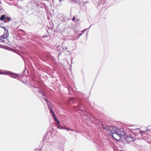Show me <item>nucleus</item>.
<instances>
[{
    "label": "nucleus",
    "instance_id": "a211bd4d",
    "mask_svg": "<svg viewBox=\"0 0 151 151\" xmlns=\"http://www.w3.org/2000/svg\"><path fill=\"white\" fill-rule=\"evenodd\" d=\"M41 94H42V95L43 96H45V95H44V93H41Z\"/></svg>",
    "mask_w": 151,
    "mask_h": 151
},
{
    "label": "nucleus",
    "instance_id": "9d476101",
    "mask_svg": "<svg viewBox=\"0 0 151 151\" xmlns=\"http://www.w3.org/2000/svg\"><path fill=\"white\" fill-rule=\"evenodd\" d=\"M7 19L9 21L11 20V18L9 17H7Z\"/></svg>",
    "mask_w": 151,
    "mask_h": 151
},
{
    "label": "nucleus",
    "instance_id": "ddd939ff",
    "mask_svg": "<svg viewBox=\"0 0 151 151\" xmlns=\"http://www.w3.org/2000/svg\"><path fill=\"white\" fill-rule=\"evenodd\" d=\"M75 20H76L74 16H73V17L72 19V20L73 21H74Z\"/></svg>",
    "mask_w": 151,
    "mask_h": 151
},
{
    "label": "nucleus",
    "instance_id": "aec40b11",
    "mask_svg": "<svg viewBox=\"0 0 151 151\" xmlns=\"http://www.w3.org/2000/svg\"><path fill=\"white\" fill-rule=\"evenodd\" d=\"M62 1V0H59V1Z\"/></svg>",
    "mask_w": 151,
    "mask_h": 151
},
{
    "label": "nucleus",
    "instance_id": "6e6552de",
    "mask_svg": "<svg viewBox=\"0 0 151 151\" xmlns=\"http://www.w3.org/2000/svg\"><path fill=\"white\" fill-rule=\"evenodd\" d=\"M57 127L58 128H59L60 129H65V128L63 127L62 126H57Z\"/></svg>",
    "mask_w": 151,
    "mask_h": 151
},
{
    "label": "nucleus",
    "instance_id": "6ab92c4d",
    "mask_svg": "<svg viewBox=\"0 0 151 151\" xmlns=\"http://www.w3.org/2000/svg\"><path fill=\"white\" fill-rule=\"evenodd\" d=\"M0 73L1 74H4L3 72H1Z\"/></svg>",
    "mask_w": 151,
    "mask_h": 151
},
{
    "label": "nucleus",
    "instance_id": "f8f14e48",
    "mask_svg": "<svg viewBox=\"0 0 151 151\" xmlns=\"http://www.w3.org/2000/svg\"><path fill=\"white\" fill-rule=\"evenodd\" d=\"M65 129H66L68 131H69V130L72 131V129H69L68 128H65Z\"/></svg>",
    "mask_w": 151,
    "mask_h": 151
},
{
    "label": "nucleus",
    "instance_id": "2eb2a0df",
    "mask_svg": "<svg viewBox=\"0 0 151 151\" xmlns=\"http://www.w3.org/2000/svg\"><path fill=\"white\" fill-rule=\"evenodd\" d=\"M56 121L57 122L58 124L59 125H60V122L58 120H57Z\"/></svg>",
    "mask_w": 151,
    "mask_h": 151
},
{
    "label": "nucleus",
    "instance_id": "1a4fd4ad",
    "mask_svg": "<svg viewBox=\"0 0 151 151\" xmlns=\"http://www.w3.org/2000/svg\"><path fill=\"white\" fill-rule=\"evenodd\" d=\"M79 21H80L79 19H76V21H75V22H76V23H77L78 22H79Z\"/></svg>",
    "mask_w": 151,
    "mask_h": 151
},
{
    "label": "nucleus",
    "instance_id": "0eeeda50",
    "mask_svg": "<svg viewBox=\"0 0 151 151\" xmlns=\"http://www.w3.org/2000/svg\"><path fill=\"white\" fill-rule=\"evenodd\" d=\"M6 17L4 15H3L1 16L0 17V19L1 21H3Z\"/></svg>",
    "mask_w": 151,
    "mask_h": 151
},
{
    "label": "nucleus",
    "instance_id": "7ed1b4c3",
    "mask_svg": "<svg viewBox=\"0 0 151 151\" xmlns=\"http://www.w3.org/2000/svg\"><path fill=\"white\" fill-rule=\"evenodd\" d=\"M44 99L47 104L48 109L50 111V109L52 110V109H53V104H52L51 102L48 101L45 98Z\"/></svg>",
    "mask_w": 151,
    "mask_h": 151
},
{
    "label": "nucleus",
    "instance_id": "39448f33",
    "mask_svg": "<svg viewBox=\"0 0 151 151\" xmlns=\"http://www.w3.org/2000/svg\"><path fill=\"white\" fill-rule=\"evenodd\" d=\"M75 99V98H74L71 97L70 98L68 101V104H70L71 103H74V100Z\"/></svg>",
    "mask_w": 151,
    "mask_h": 151
},
{
    "label": "nucleus",
    "instance_id": "f03ea898",
    "mask_svg": "<svg viewBox=\"0 0 151 151\" xmlns=\"http://www.w3.org/2000/svg\"><path fill=\"white\" fill-rule=\"evenodd\" d=\"M116 128L113 126L110 127L109 129H106L107 132L109 135H112L115 133Z\"/></svg>",
    "mask_w": 151,
    "mask_h": 151
},
{
    "label": "nucleus",
    "instance_id": "9b49d317",
    "mask_svg": "<svg viewBox=\"0 0 151 151\" xmlns=\"http://www.w3.org/2000/svg\"><path fill=\"white\" fill-rule=\"evenodd\" d=\"M113 137L116 140V138H117V136H115V137H114V134L112 135Z\"/></svg>",
    "mask_w": 151,
    "mask_h": 151
},
{
    "label": "nucleus",
    "instance_id": "f257e3e1",
    "mask_svg": "<svg viewBox=\"0 0 151 151\" xmlns=\"http://www.w3.org/2000/svg\"><path fill=\"white\" fill-rule=\"evenodd\" d=\"M124 133L123 132V129L116 128L115 133L114 134V137L117 136V138H116V140L119 141L121 139V136L124 135Z\"/></svg>",
    "mask_w": 151,
    "mask_h": 151
},
{
    "label": "nucleus",
    "instance_id": "423d86ee",
    "mask_svg": "<svg viewBox=\"0 0 151 151\" xmlns=\"http://www.w3.org/2000/svg\"><path fill=\"white\" fill-rule=\"evenodd\" d=\"M50 113H51L52 114V116L53 117V118H55V117L56 116H55V114L54 113V112L53 111L52 109H50Z\"/></svg>",
    "mask_w": 151,
    "mask_h": 151
},
{
    "label": "nucleus",
    "instance_id": "4468645a",
    "mask_svg": "<svg viewBox=\"0 0 151 151\" xmlns=\"http://www.w3.org/2000/svg\"><path fill=\"white\" fill-rule=\"evenodd\" d=\"M37 92L39 93H40L41 94L42 93V92L40 91L37 90Z\"/></svg>",
    "mask_w": 151,
    "mask_h": 151
},
{
    "label": "nucleus",
    "instance_id": "dca6fc26",
    "mask_svg": "<svg viewBox=\"0 0 151 151\" xmlns=\"http://www.w3.org/2000/svg\"><path fill=\"white\" fill-rule=\"evenodd\" d=\"M54 118L55 119V120L56 121L58 120L57 119V117L56 116L55 117V118Z\"/></svg>",
    "mask_w": 151,
    "mask_h": 151
},
{
    "label": "nucleus",
    "instance_id": "f3484780",
    "mask_svg": "<svg viewBox=\"0 0 151 151\" xmlns=\"http://www.w3.org/2000/svg\"><path fill=\"white\" fill-rule=\"evenodd\" d=\"M77 106L79 109L81 106L80 105H78Z\"/></svg>",
    "mask_w": 151,
    "mask_h": 151
},
{
    "label": "nucleus",
    "instance_id": "20e7f679",
    "mask_svg": "<svg viewBox=\"0 0 151 151\" xmlns=\"http://www.w3.org/2000/svg\"><path fill=\"white\" fill-rule=\"evenodd\" d=\"M9 36V33L7 32H4V34L1 36H0V42L3 41L2 39H6Z\"/></svg>",
    "mask_w": 151,
    "mask_h": 151
}]
</instances>
